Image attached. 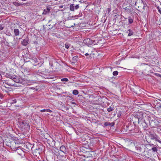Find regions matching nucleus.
<instances>
[{
  "mask_svg": "<svg viewBox=\"0 0 161 161\" xmlns=\"http://www.w3.org/2000/svg\"><path fill=\"white\" fill-rule=\"evenodd\" d=\"M158 11L161 14V11Z\"/></svg>",
  "mask_w": 161,
  "mask_h": 161,
  "instance_id": "37",
  "label": "nucleus"
},
{
  "mask_svg": "<svg viewBox=\"0 0 161 161\" xmlns=\"http://www.w3.org/2000/svg\"><path fill=\"white\" fill-rule=\"evenodd\" d=\"M113 74L114 76L117 75L118 74V72L117 71H114L113 72Z\"/></svg>",
  "mask_w": 161,
  "mask_h": 161,
  "instance_id": "20",
  "label": "nucleus"
},
{
  "mask_svg": "<svg viewBox=\"0 0 161 161\" xmlns=\"http://www.w3.org/2000/svg\"><path fill=\"white\" fill-rule=\"evenodd\" d=\"M113 110V109L111 107H110L107 108V111L108 112H110Z\"/></svg>",
  "mask_w": 161,
  "mask_h": 161,
  "instance_id": "21",
  "label": "nucleus"
},
{
  "mask_svg": "<svg viewBox=\"0 0 161 161\" xmlns=\"http://www.w3.org/2000/svg\"><path fill=\"white\" fill-rule=\"evenodd\" d=\"M69 46V44L68 43H66L65 44V47L67 48L68 49Z\"/></svg>",
  "mask_w": 161,
  "mask_h": 161,
  "instance_id": "23",
  "label": "nucleus"
},
{
  "mask_svg": "<svg viewBox=\"0 0 161 161\" xmlns=\"http://www.w3.org/2000/svg\"><path fill=\"white\" fill-rule=\"evenodd\" d=\"M151 149L153 152H156L157 151V148L155 147H153Z\"/></svg>",
  "mask_w": 161,
  "mask_h": 161,
  "instance_id": "22",
  "label": "nucleus"
},
{
  "mask_svg": "<svg viewBox=\"0 0 161 161\" xmlns=\"http://www.w3.org/2000/svg\"><path fill=\"white\" fill-rule=\"evenodd\" d=\"M63 8V6H60V8Z\"/></svg>",
  "mask_w": 161,
  "mask_h": 161,
  "instance_id": "36",
  "label": "nucleus"
},
{
  "mask_svg": "<svg viewBox=\"0 0 161 161\" xmlns=\"http://www.w3.org/2000/svg\"><path fill=\"white\" fill-rule=\"evenodd\" d=\"M111 125V124L110 123L108 122H105L104 124V125H105V126H109L110 125Z\"/></svg>",
  "mask_w": 161,
  "mask_h": 161,
  "instance_id": "18",
  "label": "nucleus"
},
{
  "mask_svg": "<svg viewBox=\"0 0 161 161\" xmlns=\"http://www.w3.org/2000/svg\"><path fill=\"white\" fill-rule=\"evenodd\" d=\"M53 138H50V139H48L47 140V142L49 144L52 143V142H53Z\"/></svg>",
  "mask_w": 161,
  "mask_h": 161,
  "instance_id": "16",
  "label": "nucleus"
},
{
  "mask_svg": "<svg viewBox=\"0 0 161 161\" xmlns=\"http://www.w3.org/2000/svg\"><path fill=\"white\" fill-rule=\"evenodd\" d=\"M91 161V160H90V161Z\"/></svg>",
  "mask_w": 161,
  "mask_h": 161,
  "instance_id": "42",
  "label": "nucleus"
},
{
  "mask_svg": "<svg viewBox=\"0 0 161 161\" xmlns=\"http://www.w3.org/2000/svg\"><path fill=\"white\" fill-rule=\"evenodd\" d=\"M35 61L36 62H38V61L37 60V59L36 58V61Z\"/></svg>",
  "mask_w": 161,
  "mask_h": 161,
  "instance_id": "34",
  "label": "nucleus"
},
{
  "mask_svg": "<svg viewBox=\"0 0 161 161\" xmlns=\"http://www.w3.org/2000/svg\"><path fill=\"white\" fill-rule=\"evenodd\" d=\"M149 137L151 139L158 142L161 144V140L160 137L155 133L149 132Z\"/></svg>",
  "mask_w": 161,
  "mask_h": 161,
  "instance_id": "3",
  "label": "nucleus"
},
{
  "mask_svg": "<svg viewBox=\"0 0 161 161\" xmlns=\"http://www.w3.org/2000/svg\"><path fill=\"white\" fill-rule=\"evenodd\" d=\"M61 81H62L67 82L68 81V79L67 78H63L61 79Z\"/></svg>",
  "mask_w": 161,
  "mask_h": 161,
  "instance_id": "19",
  "label": "nucleus"
},
{
  "mask_svg": "<svg viewBox=\"0 0 161 161\" xmlns=\"http://www.w3.org/2000/svg\"><path fill=\"white\" fill-rule=\"evenodd\" d=\"M109 9H110V8H108V10H109Z\"/></svg>",
  "mask_w": 161,
  "mask_h": 161,
  "instance_id": "40",
  "label": "nucleus"
},
{
  "mask_svg": "<svg viewBox=\"0 0 161 161\" xmlns=\"http://www.w3.org/2000/svg\"><path fill=\"white\" fill-rule=\"evenodd\" d=\"M82 16V13L80 14H80L79 15H76L74 16H72V17H69V18H68L69 20L70 19H77L78 17H79Z\"/></svg>",
  "mask_w": 161,
  "mask_h": 161,
  "instance_id": "5",
  "label": "nucleus"
},
{
  "mask_svg": "<svg viewBox=\"0 0 161 161\" xmlns=\"http://www.w3.org/2000/svg\"><path fill=\"white\" fill-rule=\"evenodd\" d=\"M14 4L16 6H19L20 5V4L19 3L16 2H14Z\"/></svg>",
  "mask_w": 161,
  "mask_h": 161,
  "instance_id": "24",
  "label": "nucleus"
},
{
  "mask_svg": "<svg viewBox=\"0 0 161 161\" xmlns=\"http://www.w3.org/2000/svg\"><path fill=\"white\" fill-rule=\"evenodd\" d=\"M34 43L35 44H37V43L36 42H34Z\"/></svg>",
  "mask_w": 161,
  "mask_h": 161,
  "instance_id": "33",
  "label": "nucleus"
},
{
  "mask_svg": "<svg viewBox=\"0 0 161 161\" xmlns=\"http://www.w3.org/2000/svg\"><path fill=\"white\" fill-rule=\"evenodd\" d=\"M78 57L77 56H75L72 59V62L73 63H75L78 60Z\"/></svg>",
  "mask_w": 161,
  "mask_h": 161,
  "instance_id": "10",
  "label": "nucleus"
},
{
  "mask_svg": "<svg viewBox=\"0 0 161 161\" xmlns=\"http://www.w3.org/2000/svg\"><path fill=\"white\" fill-rule=\"evenodd\" d=\"M13 80L16 83H19L20 81V80L18 78V77L15 75V77H14V79H13Z\"/></svg>",
  "mask_w": 161,
  "mask_h": 161,
  "instance_id": "12",
  "label": "nucleus"
},
{
  "mask_svg": "<svg viewBox=\"0 0 161 161\" xmlns=\"http://www.w3.org/2000/svg\"><path fill=\"white\" fill-rule=\"evenodd\" d=\"M157 8L158 9V10H160V8H159L158 6Z\"/></svg>",
  "mask_w": 161,
  "mask_h": 161,
  "instance_id": "32",
  "label": "nucleus"
},
{
  "mask_svg": "<svg viewBox=\"0 0 161 161\" xmlns=\"http://www.w3.org/2000/svg\"><path fill=\"white\" fill-rule=\"evenodd\" d=\"M46 109H42L40 110V112H44L46 111Z\"/></svg>",
  "mask_w": 161,
  "mask_h": 161,
  "instance_id": "29",
  "label": "nucleus"
},
{
  "mask_svg": "<svg viewBox=\"0 0 161 161\" xmlns=\"http://www.w3.org/2000/svg\"><path fill=\"white\" fill-rule=\"evenodd\" d=\"M3 27L2 26V25H0V30H3Z\"/></svg>",
  "mask_w": 161,
  "mask_h": 161,
  "instance_id": "30",
  "label": "nucleus"
},
{
  "mask_svg": "<svg viewBox=\"0 0 161 161\" xmlns=\"http://www.w3.org/2000/svg\"><path fill=\"white\" fill-rule=\"evenodd\" d=\"M47 10H50V9H49L48 8H47Z\"/></svg>",
  "mask_w": 161,
  "mask_h": 161,
  "instance_id": "38",
  "label": "nucleus"
},
{
  "mask_svg": "<svg viewBox=\"0 0 161 161\" xmlns=\"http://www.w3.org/2000/svg\"><path fill=\"white\" fill-rule=\"evenodd\" d=\"M17 102L16 100V99H14L12 100V102L11 103V104L14 103H16Z\"/></svg>",
  "mask_w": 161,
  "mask_h": 161,
  "instance_id": "25",
  "label": "nucleus"
},
{
  "mask_svg": "<svg viewBox=\"0 0 161 161\" xmlns=\"http://www.w3.org/2000/svg\"><path fill=\"white\" fill-rule=\"evenodd\" d=\"M144 115L145 116H146V114H144L142 111L134 112L133 114L134 117L137 119L138 122L139 123L142 121Z\"/></svg>",
  "mask_w": 161,
  "mask_h": 161,
  "instance_id": "2",
  "label": "nucleus"
},
{
  "mask_svg": "<svg viewBox=\"0 0 161 161\" xmlns=\"http://www.w3.org/2000/svg\"><path fill=\"white\" fill-rule=\"evenodd\" d=\"M45 11V10H44V11L42 13V14H47V13H48V12H47V11Z\"/></svg>",
  "mask_w": 161,
  "mask_h": 161,
  "instance_id": "28",
  "label": "nucleus"
},
{
  "mask_svg": "<svg viewBox=\"0 0 161 161\" xmlns=\"http://www.w3.org/2000/svg\"><path fill=\"white\" fill-rule=\"evenodd\" d=\"M3 84L4 85V86L6 87V88H8L6 85H5V84L7 85H8L9 86H12L13 85H14V84H13L11 83H10L7 81H4V82H3Z\"/></svg>",
  "mask_w": 161,
  "mask_h": 161,
  "instance_id": "9",
  "label": "nucleus"
},
{
  "mask_svg": "<svg viewBox=\"0 0 161 161\" xmlns=\"http://www.w3.org/2000/svg\"><path fill=\"white\" fill-rule=\"evenodd\" d=\"M14 33L16 36L19 35V31L18 29H14Z\"/></svg>",
  "mask_w": 161,
  "mask_h": 161,
  "instance_id": "13",
  "label": "nucleus"
},
{
  "mask_svg": "<svg viewBox=\"0 0 161 161\" xmlns=\"http://www.w3.org/2000/svg\"><path fill=\"white\" fill-rule=\"evenodd\" d=\"M159 107L160 108H161V104H160V105L159 106Z\"/></svg>",
  "mask_w": 161,
  "mask_h": 161,
  "instance_id": "35",
  "label": "nucleus"
},
{
  "mask_svg": "<svg viewBox=\"0 0 161 161\" xmlns=\"http://www.w3.org/2000/svg\"><path fill=\"white\" fill-rule=\"evenodd\" d=\"M6 76L7 77L10 78L12 80H13V79H14V77H15V75H13L10 74H7L6 75Z\"/></svg>",
  "mask_w": 161,
  "mask_h": 161,
  "instance_id": "11",
  "label": "nucleus"
},
{
  "mask_svg": "<svg viewBox=\"0 0 161 161\" xmlns=\"http://www.w3.org/2000/svg\"><path fill=\"white\" fill-rule=\"evenodd\" d=\"M29 39L28 37L26 38L25 39H24L22 42V44L23 45L26 46L27 45Z\"/></svg>",
  "mask_w": 161,
  "mask_h": 161,
  "instance_id": "8",
  "label": "nucleus"
},
{
  "mask_svg": "<svg viewBox=\"0 0 161 161\" xmlns=\"http://www.w3.org/2000/svg\"><path fill=\"white\" fill-rule=\"evenodd\" d=\"M157 121L152 119L148 116H145V118L144 119L143 122L142 123L143 128L144 130H146L148 125L152 128L154 127L157 125Z\"/></svg>",
  "mask_w": 161,
  "mask_h": 161,
  "instance_id": "1",
  "label": "nucleus"
},
{
  "mask_svg": "<svg viewBox=\"0 0 161 161\" xmlns=\"http://www.w3.org/2000/svg\"><path fill=\"white\" fill-rule=\"evenodd\" d=\"M133 18L129 17L128 18V22L130 24H131L133 22Z\"/></svg>",
  "mask_w": 161,
  "mask_h": 161,
  "instance_id": "14",
  "label": "nucleus"
},
{
  "mask_svg": "<svg viewBox=\"0 0 161 161\" xmlns=\"http://www.w3.org/2000/svg\"><path fill=\"white\" fill-rule=\"evenodd\" d=\"M160 101H161V99L160 100Z\"/></svg>",
  "mask_w": 161,
  "mask_h": 161,
  "instance_id": "41",
  "label": "nucleus"
},
{
  "mask_svg": "<svg viewBox=\"0 0 161 161\" xmlns=\"http://www.w3.org/2000/svg\"><path fill=\"white\" fill-rule=\"evenodd\" d=\"M128 31L129 32V33L128 34V36H130L133 34V32L131 30L129 29Z\"/></svg>",
  "mask_w": 161,
  "mask_h": 161,
  "instance_id": "15",
  "label": "nucleus"
},
{
  "mask_svg": "<svg viewBox=\"0 0 161 161\" xmlns=\"http://www.w3.org/2000/svg\"><path fill=\"white\" fill-rule=\"evenodd\" d=\"M78 93L79 92L77 90H74L73 91V94L74 95H77Z\"/></svg>",
  "mask_w": 161,
  "mask_h": 161,
  "instance_id": "17",
  "label": "nucleus"
},
{
  "mask_svg": "<svg viewBox=\"0 0 161 161\" xmlns=\"http://www.w3.org/2000/svg\"><path fill=\"white\" fill-rule=\"evenodd\" d=\"M83 42L88 46L92 45H94L96 43H94V41H92L91 39L90 38H87L84 40L83 41Z\"/></svg>",
  "mask_w": 161,
  "mask_h": 161,
  "instance_id": "4",
  "label": "nucleus"
},
{
  "mask_svg": "<svg viewBox=\"0 0 161 161\" xmlns=\"http://www.w3.org/2000/svg\"><path fill=\"white\" fill-rule=\"evenodd\" d=\"M79 24V22H76V23H74V26H73V25H72V26H71L70 27H73L74 26H75V25H77Z\"/></svg>",
  "mask_w": 161,
  "mask_h": 161,
  "instance_id": "26",
  "label": "nucleus"
},
{
  "mask_svg": "<svg viewBox=\"0 0 161 161\" xmlns=\"http://www.w3.org/2000/svg\"><path fill=\"white\" fill-rule=\"evenodd\" d=\"M74 5V4H71L70 5L69 8L70 10H74L75 8L76 9H77L79 8V6L78 5H76L75 6V7Z\"/></svg>",
  "mask_w": 161,
  "mask_h": 161,
  "instance_id": "7",
  "label": "nucleus"
},
{
  "mask_svg": "<svg viewBox=\"0 0 161 161\" xmlns=\"http://www.w3.org/2000/svg\"><path fill=\"white\" fill-rule=\"evenodd\" d=\"M85 55L86 56H87L89 55V54L88 53H86L85 54Z\"/></svg>",
  "mask_w": 161,
  "mask_h": 161,
  "instance_id": "31",
  "label": "nucleus"
},
{
  "mask_svg": "<svg viewBox=\"0 0 161 161\" xmlns=\"http://www.w3.org/2000/svg\"><path fill=\"white\" fill-rule=\"evenodd\" d=\"M46 111L49 113H51L52 112V110L49 109H46Z\"/></svg>",
  "mask_w": 161,
  "mask_h": 161,
  "instance_id": "27",
  "label": "nucleus"
},
{
  "mask_svg": "<svg viewBox=\"0 0 161 161\" xmlns=\"http://www.w3.org/2000/svg\"><path fill=\"white\" fill-rule=\"evenodd\" d=\"M60 151L64 154H66L67 153L66 148L64 146H62L60 147Z\"/></svg>",
  "mask_w": 161,
  "mask_h": 161,
  "instance_id": "6",
  "label": "nucleus"
},
{
  "mask_svg": "<svg viewBox=\"0 0 161 161\" xmlns=\"http://www.w3.org/2000/svg\"><path fill=\"white\" fill-rule=\"evenodd\" d=\"M50 25L49 24L48 25V26H50Z\"/></svg>",
  "mask_w": 161,
  "mask_h": 161,
  "instance_id": "39",
  "label": "nucleus"
}]
</instances>
